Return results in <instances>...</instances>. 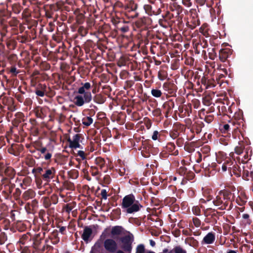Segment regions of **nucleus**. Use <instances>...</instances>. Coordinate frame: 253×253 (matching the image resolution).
<instances>
[{
  "instance_id": "f257e3e1",
  "label": "nucleus",
  "mask_w": 253,
  "mask_h": 253,
  "mask_svg": "<svg viewBox=\"0 0 253 253\" xmlns=\"http://www.w3.org/2000/svg\"><path fill=\"white\" fill-rule=\"evenodd\" d=\"M235 198V193H231L226 190H221L213 199L212 203L217 210L230 211L233 208L232 201Z\"/></svg>"
},
{
  "instance_id": "f03ea898",
  "label": "nucleus",
  "mask_w": 253,
  "mask_h": 253,
  "mask_svg": "<svg viewBox=\"0 0 253 253\" xmlns=\"http://www.w3.org/2000/svg\"><path fill=\"white\" fill-rule=\"evenodd\" d=\"M121 207L124 212L130 214L139 211L143 207L138 201L135 200L134 196L132 194L123 198Z\"/></svg>"
},
{
  "instance_id": "7ed1b4c3",
  "label": "nucleus",
  "mask_w": 253,
  "mask_h": 253,
  "mask_svg": "<svg viewBox=\"0 0 253 253\" xmlns=\"http://www.w3.org/2000/svg\"><path fill=\"white\" fill-rule=\"evenodd\" d=\"M138 5L134 0H131L125 6V15L128 18H135L138 17L139 12L137 11Z\"/></svg>"
},
{
  "instance_id": "20e7f679",
  "label": "nucleus",
  "mask_w": 253,
  "mask_h": 253,
  "mask_svg": "<svg viewBox=\"0 0 253 253\" xmlns=\"http://www.w3.org/2000/svg\"><path fill=\"white\" fill-rule=\"evenodd\" d=\"M103 246L105 250L108 253H114L118 251V244L113 239L108 238L105 239L103 242Z\"/></svg>"
},
{
  "instance_id": "39448f33",
  "label": "nucleus",
  "mask_w": 253,
  "mask_h": 253,
  "mask_svg": "<svg viewBox=\"0 0 253 253\" xmlns=\"http://www.w3.org/2000/svg\"><path fill=\"white\" fill-rule=\"evenodd\" d=\"M186 128L184 125L178 122L175 123L172 126V128L169 131V135L172 139L177 138L181 132L185 131Z\"/></svg>"
},
{
  "instance_id": "423d86ee",
  "label": "nucleus",
  "mask_w": 253,
  "mask_h": 253,
  "mask_svg": "<svg viewBox=\"0 0 253 253\" xmlns=\"http://www.w3.org/2000/svg\"><path fill=\"white\" fill-rule=\"evenodd\" d=\"M122 245L121 248L124 251L130 253L132 250V243L133 240L129 235H126L120 238Z\"/></svg>"
},
{
  "instance_id": "0eeeda50",
  "label": "nucleus",
  "mask_w": 253,
  "mask_h": 253,
  "mask_svg": "<svg viewBox=\"0 0 253 253\" xmlns=\"http://www.w3.org/2000/svg\"><path fill=\"white\" fill-rule=\"evenodd\" d=\"M234 117V120L230 122V123L233 126H237L236 128H233V130L237 132L236 129H238L239 127L241 126H244V125L242 111H239L238 112H236Z\"/></svg>"
},
{
  "instance_id": "6e6552de",
  "label": "nucleus",
  "mask_w": 253,
  "mask_h": 253,
  "mask_svg": "<svg viewBox=\"0 0 253 253\" xmlns=\"http://www.w3.org/2000/svg\"><path fill=\"white\" fill-rule=\"evenodd\" d=\"M163 88L167 94L174 96L177 90V86L173 83L167 82L163 84Z\"/></svg>"
},
{
  "instance_id": "1a4fd4ad",
  "label": "nucleus",
  "mask_w": 253,
  "mask_h": 253,
  "mask_svg": "<svg viewBox=\"0 0 253 253\" xmlns=\"http://www.w3.org/2000/svg\"><path fill=\"white\" fill-rule=\"evenodd\" d=\"M170 10L173 12L172 16H174L175 15V17L177 18V20L182 19V16L180 14L182 12L183 8L181 5L176 3H173L170 6Z\"/></svg>"
},
{
  "instance_id": "9d476101",
  "label": "nucleus",
  "mask_w": 253,
  "mask_h": 253,
  "mask_svg": "<svg viewBox=\"0 0 253 253\" xmlns=\"http://www.w3.org/2000/svg\"><path fill=\"white\" fill-rule=\"evenodd\" d=\"M233 164V162L230 158L225 160L223 164L221 163L220 168H221V171L222 172L228 171V175L232 176V169L231 166Z\"/></svg>"
},
{
  "instance_id": "9b49d317",
  "label": "nucleus",
  "mask_w": 253,
  "mask_h": 253,
  "mask_svg": "<svg viewBox=\"0 0 253 253\" xmlns=\"http://www.w3.org/2000/svg\"><path fill=\"white\" fill-rule=\"evenodd\" d=\"M204 123L200 120H197L192 124L190 127V131L192 133L197 134L200 133L202 131V128L204 127ZM189 128V127H188Z\"/></svg>"
},
{
  "instance_id": "f8f14e48",
  "label": "nucleus",
  "mask_w": 253,
  "mask_h": 253,
  "mask_svg": "<svg viewBox=\"0 0 253 253\" xmlns=\"http://www.w3.org/2000/svg\"><path fill=\"white\" fill-rule=\"evenodd\" d=\"M55 174V169L53 168L45 170L44 173L42 175L43 180L46 182L45 185L47 184L50 180L54 177Z\"/></svg>"
},
{
  "instance_id": "ddd939ff",
  "label": "nucleus",
  "mask_w": 253,
  "mask_h": 253,
  "mask_svg": "<svg viewBox=\"0 0 253 253\" xmlns=\"http://www.w3.org/2000/svg\"><path fill=\"white\" fill-rule=\"evenodd\" d=\"M232 53V50L229 48L221 49L219 51V58L222 62H225Z\"/></svg>"
},
{
  "instance_id": "4468645a",
  "label": "nucleus",
  "mask_w": 253,
  "mask_h": 253,
  "mask_svg": "<svg viewBox=\"0 0 253 253\" xmlns=\"http://www.w3.org/2000/svg\"><path fill=\"white\" fill-rule=\"evenodd\" d=\"M144 9L146 13L150 16L158 15L161 12V9L160 8L153 7L150 4H145Z\"/></svg>"
},
{
  "instance_id": "2eb2a0df",
  "label": "nucleus",
  "mask_w": 253,
  "mask_h": 253,
  "mask_svg": "<svg viewBox=\"0 0 253 253\" xmlns=\"http://www.w3.org/2000/svg\"><path fill=\"white\" fill-rule=\"evenodd\" d=\"M16 171L15 169L11 167H7L4 169V171L3 172V176L4 175L5 177L3 178V180H7L8 182L12 179L15 177Z\"/></svg>"
},
{
  "instance_id": "dca6fc26",
  "label": "nucleus",
  "mask_w": 253,
  "mask_h": 253,
  "mask_svg": "<svg viewBox=\"0 0 253 253\" xmlns=\"http://www.w3.org/2000/svg\"><path fill=\"white\" fill-rule=\"evenodd\" d=\"M48 87L45 84H39L35 88V93L40 97H43L47 93Z\"/></svg>"
},
{
  "instance_id": "f3484780",
  "label": "nucleus",
  "mask_w": 253,
  "mask_h": 253,
  "mask_svg": "<svg viewBox=\"0 0 253 253\" xmlns=\"http://www.w3.org/2000/svg\"><path fill=\"white\" fill-rule=\"evenodd\" d=\"M92 234V230L88 226H85L83 233L82 235V238L86 243H88L89 239Z\"/></svg>"
},
{
  "instance_id": "a211bd4d",
  "label": "nucleus",
  "mask_w": 253,
  "mask_h": 253,
  "mask_svg": "<svg viewBox=\"0 0 253 253\" xmlns=\"http://www.w3.org/2000/svg\"><path fill=\"white\" fill-rule=\"evenodd\" d=\"M215 239L214 233L213 232H209L204 238L202 241V244H211L214 242Z\"/></svg>"
},
{
  "instance_id": "6ab92c4d",
  "label": "nucleus",
  "mask_w": 253,
  "mask_h": 253,
  "mask_svg": "<svg viewBox=\"0 0 253 253\" xmlns=\"http://www.w3.org/2000/svg\"><path fill=\"white\" fill-rule=\"evenodd\" d=\"M35 196V192L32 189H29L23 193L22 198L24 201H26L29 199L34 198Z\"/></svg>"
},
{
  "instance_id": "aec40b11",
  "label": "nucleus",
  "mask_w": 253,
  "mask_h": 253,
  "mask_svg": "<svg viewBox=\"0 0 253 253\" xmlns=\"http://www.w3.org/2000/svg\"><path fill=\"white\" fill-rule=\"evenodd\" d=\"M242 178L245 180L249 181L251 180L253 181V171L249 170L246 168L243 167Z\"/></svg>"
},
{
  "instance_id": "412c9836",
  "label": "nucleus",
  "mask_w": 253,
  "mask_h": 253,
  "mask_svg": "<svg viewBox=\"0 0 253 253\" xmlns=\"http://www.w3.org/2000/svg\"><path fill=\"white\" fill-rule=\"evenodd\" d=\"M82 136V134L80 133H77L73 137V139H71L70 137L67 138V140L68 142H69V147H71L72 146H74V145L80 143V139L81 138Z\"/></svg>"
},
{
  "instance_id": "4be33fe9",
  "label": "nucleus",
  "mask_w": 253,
  "mask_h": 253,
  "mask_svg": "<svg viewBox=\"0 0 253 253\" xmlns=\"http://www.w3.org/2000/svg\"><path fill=\"white\" fill-rule=\"evenodd\" d=\"M116 27L118 30L120 31L123 33H126L129 31V27L125 22L124 20L122 21H119L116 24Z\"/></svg>"
},
{
  "instance_id": "5701e85b",
  "label": "nucleus",
  "mask_w": 253,
  "mask_h": 253,
  "mask_svg": "<svg viewBox=\"0 0 253 253\" xmlns=\"http://www.w3.org/2000/svg\"><path fill=\"white\" fill-rule=\"evenodd\" d=\"M217 164L215 162H212L211 164L208 163V165H205L206 169H208V170L211 169L218 171H220L221 162L216 159Z\"/></svg>"
},
{
  "instance_id": "b1692460",
  "label": "nucleus",
  "mask_w": 253,
  "mask_h": 253,
  "mask_svg": "<svg viewBox=\"0 0 253 253\" xmlns=\"http://www.w3.org/2000/svg\"><path fill=\"white\" fill-rule=\"evenodd\" d=\"M49 238L51 241V243L53 245L58 244L60 241V238L58 237V231L55 229L51 233Z\"/></svg>"
},
{
  "instance_id": "393cba45",
  "label": "nucleus",
  "mask_w": 253,
  "mask_h": 253,
  "mask_svg": "<svg viewBox=\"0 0 253 253\" xmlns=\"http://www.w3.org/2000/svg\"><path fill=\"white\" fill-rule=\"evenodd\" d=\"M124 228L121 226H115L112 228L111 234L112 236H119L122 234Z\"/></svg>"
},
{
  "instance_id": "a878e982",
  "label": "nucleus",
  "mask_w": 253,
  "mask_h": 253,
  "mask_svg": "<svg viewBox=\"0 0 253 253\" xmlns=\"http://www.w3.org/2000/svg\"><path fill=\"white\" fill-rule=\"evenodd\" d=\"M166 149L169 152H171L174 156H177L178 154V151L175 150V145L173 142L168 143L166 146Z\"/></svg>"
},
{
  "instance_id": "bb28decb",
  "label": "nucleus",
  "mask_w": 253,
  "mask_h": 253,
  "mask_svg": "<svg viewBox=\"0 0 253 253\" xmlns=\"http://www.w3.org/2000/svg\"><path fill=\"white\" fill-rule=\"evenodd\" d=\"M147 18L145 17L138 19L134 23L135 26L137 28H143L146 25Z\"/></svg>"
},
{
  "instance_id": "cd10ccee",
  "label": "nucleus",
  "mask_w": 253,
  "mask_h": 253,
  "mask_svg": "<svg viewBox=\"0 0 253 253\" xmlns=\"http://www.w3.org/2000/svg\"><path fill=\"white\" fill-rule=\"evenodd\" d=\"M82 86L79 88L78 92L79 94H83L86 91L90 89L91 88V84L89 83L86 82L84 84L82 83Z\"/></svg>"
},
{
  "instance_id": "c85d7f7f",
  "label": "nucleus",
  "mask_w": 253,
  "mask_h": 253,
  "mask_svg": "<svg viewBox=\"0 0 253 253\" xmlns=\"http://www.w3.org/2000/svg\"><path fill=\"white\" fill-rule=\"evenodd\" d=\"M32 179L29 176L25 177L23 180L22 182L20 183V186L22 189H26L27 187L29 186L32 183Z\"/></svg>"
},
{
  "instance_id": "c756f323",
  "label": "nucleus",
  "mask_w": 253,
  "mask_h": 253,
  "mask_svg": "<svg viewBox=\"0 0 253 253\" xmlns=\"http://www.w3.org/2000/svg\"><path fill=\"white\" fill-rule=\"evenodd\" d=\"M38 207V201L36 199L32 200L30 203L26 205V208H28L30 210L34 211Z\"/></svg>"
},
{
  "instance_id": "7c9ffc66",
  "label": "nucleus",
  "mask_w": 253,
  "mask_h": 253,
  "mask_svg": "<svg viewBox=\"0 0 253 253\" xmlns=\"http://www.w3.org/2000/svg\"><path fill=\"white\" fill-rule=\"evenodd\" d=\"M239 139L240 140L239 142V145L237 146L235 148V152L238 155L241 154L245 148V146L244 145V141L241 140V138L240 137H239Z\"/></svg>"
},
{
  "instance_id": "2f4dec72",
  "label": "nucleus",
  "mask_w": 253,
  "mask_h": 253,
  "mask_svg": "<svg viewBox=\"0 0 253 253\" xmlns=\"http://www.w3.org/2000/svg\"><path fill=\"white\" fill-rule=\"evenodd\" d=\"M85 103L84 98L82 95H78L75 97L74 103L77 106H82Z\"/></svg>"
},
{
  "instance_id": "473e14b6",
  "label": "nucleus",
  "mask_w": 253,
  "mask_h": 253,
  "mask_svg": "<svg viewBox=\"0 0 253 253\" xmlns=\"http://www.w3.org/2000/svg\"><path fill=\"white\" fill-rule=\"evenodd\" d=\"M141 154L142 156L145 158H148L150 156V149H151V145H149L147 146L143 145V147L142 148Z\"/></svg>"
},
{
  "instance_id": "72a5a7b5",
  "label": "nucleus",
  "mask_w": 253,
  "mask_h": 253,
  "mask_svg": "<svg viewBox=\"0 0 253 253\" xmlns=\"http://www.w3.org/2000/svg\"><path fill=\"white\" fill-rule=\"evenodd\" d=\"M63 186L64 189H66L68 190L73 191V190H74L75 189V186L73 182L68 181V180L65 181L63 182Z\"/></svg>"
},
{
  "instance_id": "f704fd0d",
  "label": "nucleus",
  "mask_w": 253,
  "mask_h": 253,
  "mask_svg": "<svg viewBox=\"0 0 253 253\" xmlns=\"http://www.w3.org/2000/svg\"><path fill=\"white\" fill-rule=\"evenodd\" d=\"M15 186V184L11 183L10 181H9L8 184H5L4 185V190L7 191V193H8V194H10V195H11V193H12L13 190Z\"/></svg>"
},
{
  "instance_id": "c9c22d12",
  "label": "nucleus",
  "mask_w": 253,
  "mask_h": 253,
  "mask_svg": "<svg viewBox=\"0 0 253 253\" xmlns=\"http://www.w3.org/2000/svg\"><path fill=\"white\" fill-rule=\"evenodd\" d=\"M93 101L98 104H102L105 101V98L100 94H96L93 98Z\"/></svg>"
},
{
  "instance_id": "e433bc0d",
  "label": "nucleus",
  "mask_w": 253,
  "mask_h": 253,
  "mask_svg": "<svg viewBox=\"0 0 253 253\" xmlns=\"http://www.w3.org/2000/svg\"><path fill=\"white\" fill-rule=\"evenodd\" d=\"M76 205L75 203H70L66 204L63 207V210L68 213H69L71 211L74 209Z\"/></svg>"
},
{
  "instance_id": "4c0bfd02",
  "label": "nucleus",
  "mask_w": 253,
  "mask_h": 253,
  "mask_svg": "<svg viewBox=\"0 0 253 253\" xmlns=\"http://www.w3.org/2000/svg\"><path fill=\"white\" fill-rule=\"evenodd\" d=\"M95 163L97 165V167L102 170L105 167V162L104 159L101 157H97L95 160Z\"/></svg>"
},
{
  "instance_id": "58836bf2",
  "label": "nucleus",
  "mask_w": 253,
  "mask_h": 253,
  "mask_svg": "<svg viewBox=\"0 0 253 253\" xmlns=\"http://www.w3.org/2000/svg\"><path fill=\"white\" fill-rule=\"evenodd\" d=\"M102 247V242L101 241L98 240L92 247L91 251L98 253L100 251Z\"/></svg>"
},
{
  "instance_id": "ea45409f",
  "label": "nucleus",
  "mask_w": 253,
  "mask_h": 253,
  "mask_svg": "<svg viewBox=\"0 0 253 253\" xmlns=\"http://www.w3.org/2000/svg\"><path fill=\"white\" fill-rule=\"evenodd\" d=\"M16 39L22 43H26L30 41V39L25 35H19L17 37Z\"/></svg>"
},
{
  "instance_id": "a19ab883",
  "label": "nucleus",
  "mask_w": 253,
  "mask_h": 253,
  "mask_svg": "<svg viewBox=\"0 0 253 253\" xmlns=\"http://www.w3.org/2000/svg\"><path fill=\"white\" fill-rule=\"evenodd\" d=\"M209 57L211 60H214L217 57L215 48H208Z\"/></svg>"
},
{
  "instance_id": "79ce46f5",
  "label": "nucleus",
  "mask_w": 253,
  "mask_h": 253,
  "mask_svg": "<svg viewBox=\"0 0 253 253\" xmlns=\"http://www.w3.org/2000/svg\"><path fill=\"white\" fill-rule=\"evenodd\" d=\"M0 222H1L0 224L3 225L4 228L5 229H8L10 223L9 219L2 217H0Z\"/></svg>"
},
{
  "instance_id": "37998d69",
  "label": "nucleus",
  "mask_w": 253,
  "mask_h": 253,
  "mask_svg": "<svg viewBox=\"0 0 253 253\" xmlns=\"http://www.w3.org/2000/svg\"><path fill=\"white\" fill-rule=\"evenodd\" d=\"M152 115L156 117H159L160 120L163 118L161 110L159 108H157L152 111Z\"/></svg>"
},
{
  "instance_id": "c03bdc74",
  "label": "nucleus",
  "mask_w": 253,
  "mask_h": 253,
  "mask_svg": "<svg viewBox=\"0 0 253 253\" xmlns=\"http://www.w3.org/2000/svg\"><path fill=\"white\" fill-rule=\"evenodd\" d=\"M196 157H197L196 162L198 163H200L202 161V159H203L204 161H206L208 158V155H204L203 158L202 153L200 152H197L196 153Z\"/></svg>"
},
{
  "instance_id": "a18cd8bd",
  "label": "nucleus",
  "mask_w": 253,
  "mask_h": 253,
  "mask_svg": "<svg viewBox=\"0 0 253 253\" xmlns=\"http://www.w3.org/2000/svg\"><path fill=\"white\" fill-rule=\"evenodd\" d=\"M22 7L20 5L19 3H14L12 5V10L14 13L15 14H19Z\"/></svg>"
},
{
  "instance_id": "49530a36",
  "label": "nucleus",
  "mask_w": 253,
  "mask_h": 253,
  "mask_svg": "<svg viewBox=\"0 0 253 253\" xmlns=\"http://www.w3.org/2000/svg\"><path fill=\"white\" fill-rule=\"evenodd\" d=\"M17 43L15 40H10L6 43V46L10 50L14 49L16 47Z\"/></svg>"
},
{
  "instance_id": "de8ad7c7",
  "label": "nucleus",
  "mask_w": 253,
  "mask_h": 253,
  "mask_svg": "<svg viewBox=\"0 0 253 253\" xmlns=\"http://www.w3.org/2000/svg\"><path fill=\"white\" fill-rule=\"evenodd\" d=\"M93 122V119L91 118V117H84L82 120V123L84 125L88 126H89Z\"/></svg>"
},
{
  "instance_id": "09e8293b",
  "label": "nucleus",
  "mask_w": 253,
  "mask_h": 253,
  "mask_svg": "<svg viewBox=\"0 0 253 253\" xmlns=\"http://www.w3.org/2000/svg\"><path fill=\"white\" fill-rule=\"evenodd\" d=\"M163 107L164 108H168L169 110H172L174 107V101L171 99L169 100L163 104Z\"/></svg>"
},
{
  "instance_id": "8fccbe9b",
  "label": "nucleus",
  "mask_w": 253,
  "mask_h": 253,
  "mask_svg": "<svg viewBox=\"0 0 253 253\" xmlns=\"http://www.w3.org/2000/svg\"><path fill=\"white\" fill-rule=\"evenodd\" d=\"M84 99L85 103H88L90 102L92 100V95L91 92L89 91H86L84 93Z\"/></svg>"
},
{
  "instance_id": "3c124183",
  "label": "nucleus",
  "mask_w": 253,
  "mask_h": 253,
  "mask_svg": "<svg viewBox=\"0 0 253 253\" xmlns=\"http://www.w3.org/2000/svg\"><path fill=\"white\" fill-rule=\"evenodd\" d=\"M231 168H232V175L233 174H234L235 175H236L237 177H239L241 175V170H238V166H236V165H232L231 166Z\"/></svg>"
},
{
  "instance_id": "603ef678",
  "label": "nucleus",
  "mask_w": 253,
  "mask_h": 253,
  "mask_svg": "<svg viewBox=\"0 0 253 253\" xmlns=\"http://www.w3.org/2000/svg\"><path fill=\"white\" fill-rule=\"evenodd\" d=\"M42 199L43 201L42 204L44 207L46 209L49 208L51 205L49 197H44L42 198Z\"/></svg>"
},
{
  "instance_id": "864d4df0",
  "label": "nucleus",
  "mask_w": 253,
  "mask_h": 253,
  "mask_svg": "<svg viewBox=\"0 0 253 253\" xmlns=\"http://www.w3.org/2000/svg\"><path fill=\"white\" fill-rule=\"evenodd\" d=\"M35 148L37 151L40 152L41 154L43 155L46 153L47 151H49L48 150H47L46 147H42V144L41 143L35 146Z\"/></svg>"
},
{
  "instance_id": "5fc2aeb1",
  "label": "nucleus",
  "mask_w": 253,
  "mask_h": 253,
  "mask_svg": "<svg viewBox=\"0 0 253 253\" xmlns=\"http://www.w3.org/2000/svg\"><path fill=\"white\" fill-rule=\"evenodd\" d=\"M187 171H188V169L186 167H185L184 166H182L177 169V172L179 175H180L181 176H183L184 177Z\"/></svg>"
},
{
  "instance_id": "6e6d98bb",
  "label": "nucleus",
  "mask_w": 253,
  "mask_h": 253,
  "mask_svg": "<svg viewBox=\"0 0 253 253\" xmlns=\"http://www.w3.org/2000/svg\"><path fill=\"white\" fill-rule=\"evenodd\" d=\"M151 94L153 96L159 98L162 95V92L161 90L158 89H154L153 88L151 90Z\"/></svg>"
},
{
  "instance_id": "4d7b16f0",
  "label": "nucleus",
  "mask_w": 253,
  "mask_h": 253,
  "mask_svg": "<svg viewBox=\"0 0 253 253\" xmlns=\"http://www.w3.org/2000/svg\"><path fill=\"white\" fill-rule=\"evenodd\" d=\"M42 240V239H34L33 248L35 250V251L41 246Z\"/></svg>"
},
{
  "instance_id": "13d9d810",
  "label": "nucleus",
  "mask_w": 253,
  "mask_h": 253,
  "mask_svg": "<svg viewBox=\"0 0 253 253\" xmlns=\"http://www.w3.org/2000/svg\"><path fill=\"white\" fill-rule=\"evenodd\" d=\"M78 33L82 37L85 36L87 34V30L83 26H80L78 30Z\"/></svg>"
},
{
  "instance_id": "bf43d9fd",
  "label": "nucleus",
  "mask_w": 253,
  "mask_h": 253,
  "mask_svg": "<svg viewBox=\"0 0 253 253\" xmlns=\"http://www.w3.org/2000/svg\"><path fill=\"white\" fill-rule=\"evenodd\" d=\"M35 115L37 118L41 119H43L45 116L42 109H36L35 111Z\"/></svg>"
},
{
  "instance_id": "052dcab7",
  "label": "nucleus",
  "mask_w": 253,
  "mask_h": 253,
  "mask_svg": "<svg viewBox=\"0 0 253 253\" xmlns=\"http://www.w3.org/2000/svg\"><path fill=\"white\" fill-rule=\"evenodd\" d=\"M49 199L51 204L56 205L58 202V197L57 194H53L50 197Z\"/></svg>"
},
{
  "instance_id": "680f3d73",
  "label": "nucleus",
  "mask_w": 253,
  "mask_h": 253,
  "mask_svg": "<svg viewBox=\"0 0 253 253\" xmlns=\"http://www.w3.org/2000/svg\"><path fill=\"white\" fill-rule=\"evenodd\" d=\"M29 236L27 234H23L19 239V243L21 244L24 245L26 242L28 240H30Z\"/></svg>"
},
{
  "instance_id": "e2e57ef3",
  "label": "nucleus",
  "mask_w": 253,
  "mask_h": 253,
  "mask_svg": "<svg viewBox=\"0 0 253 253\" xmlns=\"http://www.w3.org/2000/svg\"><path fill=\"white\" fill-rule=\"evenodd\" d=\"M220 130L223 133H228L230 131V125L225 124L222 126H221Z\"/></svg>"
},
{
  "instance_id": "0e129e2a",
  "label": "nucleus",
  "mask_w": 253,
  "mask_h": 253,
  "mask_svg": "<svg viewBox=\"0 0 253 253\" xmlns=\"http://www.w3.org/2000/svg\"><path fill=\"white\" fill-rule=\"evenodd\" d=\"M84 16L82 14H79L76 17V22L78 24H81L84 22Z\"/></svg>"
},
{
  "instance_id": "69168bd1",
  "label": "nucleus",
  "mask_w": 253,
  "mask_h": 253,
  "mask_svg": "<svg viewBox=\"0 0 253 253\" xmlns=\"http://www.w3.org/2000/svg\"><path fill=\"white\" fill-rule=\"evenodd\" d=\"M195 177V174L194 173L189 170H188L184 178L187 179V180H192Z\"/></svg>"
},
{
  "instance_id": "338daca9",
  "label": "nucleus",
  "mask_w": 253,
  "mask_h": 253,
  "mask_svg": "<svg viewBox=\"0 0 253 253\" xmlns=\"http://www.w3.org/2000/svg\"><path fill=\"white\" fill-rule=\"evenodd\" d=\"M224 78H225V75L222 74H220L216 76L215 77V81L216 82L217 84H219L220 85H221L223 82L222 79Z\"/></svg>"
},
{
  "instance_id": "774afa93",
  "label": "nucleus",
  "mask_w": 253,
  "mask_h": 253,
  "mask_svg": "<svg viewBox=\"0 0 253 253\" xmlns=\"http://www.w3.org/2000/svg\"><path fill=\"white\" fill-rule=\"evenodd\" d=\"M217 83L214 79H208L207 80V87H214Z\"/></svg>"
}]
</instances>
